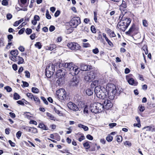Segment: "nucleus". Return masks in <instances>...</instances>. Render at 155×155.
Masks as SVG:
<instances>
[{
    "label": "nucleus",
    "mask_w": 155,
    "mask_h": 155,
    "mask_svg": "<svg viewBox=\"0 0 155 155\" xmlns=\"http://www.w3.org/2000/svg\"><path fill=\"white\" fill-rule=\"evenodd\" d=\"M131 21V19L129 18L123 17L118 22L117 27L120 30L124 32L130 24Z\"/></svg>",
    "instance_id": "f257e3e1"
},
{
    "label": "nucleus",
    "mask_w": 155,
    "mask_h": 155,
    "mask_svg": "<svg viewBox=\"0 0 155 155\" xmlns=\"http://www.w3.org/2000/svg\"><path fill=\"white\" fill-rule=\"evenodd\" d=\"M94 93L97 97L103 99L106 98L107 95L105 88L102 86L96 87L94 88Z\"/></svg>",
    "instance_id": "f03ea898"
},
{
    "label": "nucleus",
    "mask_w": 155,
    "mask_h": 155,
    "mask_svg": "<svg viewBox=\"0 0 155 155\" xmlns=\"http://www.w3.org/2000/svg\"><path fill=\"white\" fill-rule=\"evenodd\" d=\"M103 106L102 103H91L90 105V109L92 112L97 114L103 111Z\"/></svg>",
    "instance_id": "7ed1b4c3"
},
{
    "label": "nucleus",
    "mask_w": 155,
    "mask_h": 155,
    "mask_svg": "<svg viewBox=\"0 0 155 155\" xmlns=\"http://www.w3.org/2000/svg\"><path fill=\"white\" fill-rule=\"evenodd\" d=\"M65 70L63 68L60 69L57 71L56 73V75L59 77V78L57 81V83L59 86L63 84L65 81L64 76L65 75Z\"/></svg>",
    "instance_id": "20e7f679"
},
{
    "label": "nucleus",
    "mask_w": 155,
    "mask_h": 155,
    "mask_svg": "<svg viewBox=\"0 0 155 155\" xmlns=\"http://www.w3.org/2000/svg\"><path fill=\"white\" fill-rule=\"evenodd\" d=\"M81 23L80 18L79 17H74L69 22L70 25L73 28H76Z\"/></svg>",
    "instance_id": "39448f33"
},
{
    "label": "nucleus",
    "mask_w": 155,
    "mask_h": 155,
    "mask_svg": "<svg viewBox=\"0 0 155 155\" xmlns=\"http://www.w3.org/2000/svg\"><path fill=\"white\" fill-rule=\"evenodd\" d=\"M55 71L54 66L52 65L47 68L45 70V75L48 78H50Z\"/></svg>",
    "instance_id": "423d86ee"
},
{
    "label": "nucleus",
    "mask_w": 155,
    "mask_h": 155,
    "mask_svg": "<svg viewBox=\"0 0 155 155\" xmlns=\"http://www.w3.org/2000/svg\"><path fill=\"white\" fill-rule=\"evenodd\" d=\"M67 46L69 48L72 50H79L81 48L80 46L77 43L71 42L68 43Z\"/></svg>",
    "instance_id": "0eeeda50"
},
{
    "label": "nucleus",
    "mask_w": 155,
    "mask_h": 155,
    "mask_svg": "<svg viewBox=\"0 0 155 155\" xmlns=\"http://www.w3.org/2000/svg\"><path fill=\"white\" fill-rule=\"evenodd\" d=\"M102 104L104 106L103 107V110L104 109L107 110H108L113 106V104L110 101L108 100H105Z\"/></svg>",
    "instance_id": "6e6552de"
},
{
    "label": "nucleus",
    "mask_w": 155,
    "mask_h": 155,
    "mask_svg": "<svg viewBox=\"0 0 155 155\" xmlns=\"http://www.w3.org/2000/svg\"><path fill=\"white\" fill-rule=\"evenodd\" d=\"M107 92H117L116 86L113 84H109L107 85L105 88Z\"/></svg>",
    "instance_id": "1a4fd4ad"
},
{
    "label": "nucleus",
    "mask_w": 155,
    "mask_h": 155,
    "mask_svg": "<svg viewBox=\"0 0 155 155\" xmlns=\"http://www.w3.org/2000/svg\"><path fill=\"white\" fill-rule=\"evenodd\" d=\"M80 71V69L78 66H74L71 68H70L69 74H71L73 76L76 75L79 73Z\"/></svg>",
    "instance_id": "9d476101"
},
{
    "label": "nucleus",
    "mask_w": 155,
    "mask_h": 155,
    "mask_svg": "<svg viewBox=\"0 0 155 155\" xmlns=\"http://www.w3.org/2000/svg\"><path fill=\"white\" fill-rule=\"evenodd\" d=\"M126 79L128 83L131 85L136 86L138 84L137 81H135L133 78H130L129 75L126 76Z\"/></svg>",
    "instance_id": "9b49d317"
},
{
    "label": "nucleus",
    "mask_w": 155,
    "mask_h": 155,
    "mask_svg": "<svg viewBox=\"0 0 155 155\" xmlns=\"http://www.w3.org/2000/svg\"><path fill=\"white\" fill-rule=\"evenodd\" d=\"M67 107L70 109L77 111L79 110V108L74 103L71 102H69L67 104Z\"/></svg>",
    "instance_id": "f8f14e48"
},
{
    "label": "nucleus",
    "mask_w": 155,
    "mask_h": 155,
    "mask_svg": "<svg viewBox=\"0 0 155 155\" xmlns=\"http://www.w3.org/2000/svg\"><path fill=\"white\" fill-rule=\"evenodd\" d=\"M95 77V75L93 72H91L90 74H87L84 77V80L86 81H91Z\"/></svg>",
    "instance_id": "ddd939ff"
},
{
    "label": "nucleus",
    "mask_w": 155,
    "mask_h": 155,
    "mask_svg": "<svg viewBox=\"0 0 155 155\" xmlns=\"http://www.w3.org/2000/svg\"><path fill=\"white\" fill-rule=\"evenodd\" d=\"M79 79L77 76L74 77L71 80L70 84L71 85L76 86L79 83Z\"/></svg>",
    "instance_id": "4468645a"
},
{
    "label": "nucleus",
    "mask_w": 155,
    "mask_h": 155,
    "mask_svg": "<svg viewBox=\"0 0 155 155\" xmlns=\"http://www.w3.org/2000/svg\"><path fill=\"white\" fill-rule=\"evenodd\" d=\"M108 97V98L111 100L114 99L116 94H117V92H107Z\"/></svg>",
    "instance_id": "2eb2a0df"
},
{
    "label": "nucleus",
    "mask_w": 155,
    "mask_h": 155,
    "mask_svg": "<svg viewBox=\"0 0 155 155\" xmlns=\"http://www.w3.org/2000/svg\"><path fill=\"white\" fill-rule=\"evenodd\" d=\"M94 89L93 88H89L86 90V93L88 96H91L93 94Z\"/></svg>",
    "instance_id": "dca6fc26"
},
{
    "label": "nucleus",
    "mask_w": 155,
    "mask_h": 155,
    "mask_svg": "<svg viewBox=\"0 0 155 155\" xmlns=\"http://www.w3.org/2000/svg\"><path fill=\"white\" fill-rule=\"evenodd\" d=\"M81 69L82 71H88V69H87V65H85L83 63H81L80 64Z\"/></svg>",
    "instance_id": "f3484780"
},
{
    "label": "nucleus",
    "mask_w": 155,
    "mask_h": 155,
    "mask_svg": "<svg viewBox=\"0 0 155 155\" xmlns=\"http://www.w3.org/2000/svg\"><path fill=\"white\" fill-rule=\"evenodd\" d=\"M16 62L18 61L17 63L18 64H22L24 62V60L22 57H20L19 56H16Z\"/></svg>",
    "instance_id": "a211bd4d"
},
{
    "label": "nucleus",
    "mask_w": 155,
    "mask_h": 155,
    "mask_svg": "<svg viewBox=\"0 0 155 155\" xmlns=\"http://www.w3.org/2000/svg\"><path fill=\"white\" fill-rule=\"evenodd\" d=\"M146 129V131H151V132L155 131V127H153L151 126L145 127L143 128V129Z\"/></svg>",
    "instance_id": "6ab92c4d"
},
{
    "label": "nucleus",
    "mask_w": 155,
    "mask_h": 155,
    "mask_svg": "<svg viewBox=\"0 0 155 155\" xmlns=\"http://www.w3.org/2000/svg\"><path fill=\"white\" fill-rule=\"evenodd\" d=\"M135 28V25L134 24H133L130 28L129 30L126 32V34L127 35H130L134 30Z\"/></svg>",
    "instance_id": "aec40b11"
},
{
    "label": "nucleus",
    "mask_w": 155,
    "mask_h": 155,
    "mask_svg": "<svg viewBox=\"0 0 155 155\" xmlns=\"http://www.w3.org/2000/svg\"><path fill=\"white\" fill-rule=\"evenodd\" d=\"M66 94L65 91H63V94H61L59 95L58 97L61 100H65L66 99Z\"/></svg>",
    "instance_id": "412c9836"
},
{
    "label": "nucleus",
    "mask_w": 155,
    "mask_h": 155,
    "mask_svg": "<svg viewBox=\"0 0 155 155\" xmlns=\"http://www.w3.org/2000/svg\"><path fill=\"white\" fill-rule=\"evenodd\" d=\"M78 127L80 128H82L85 131H87L89 129L88 128L87 126L83 125L81 124H78Z\"/></svg>",
    "instance_id": "4be33fe9"
},
{
    "label": "nucleus",
    "mask_w": 155,
    "mask_h": 155,
    "mask_svg": "<svg viewBox=\"0 0 155 155\" xmlns=\"http://www.w3.org/2000/svg\"><path fill=\"white\" fill-rule=\"evenodd\" d=\"M56 45L54 44H52L50 46H47L46 47V49L48 50L51 51L56 48Z\"/></svg>",
    "instance_id": "5701e85b"
},
{
    "label": "nucleus",
    "mask_w": 155,
    "mask_h": 155,
    "mask_svg": "<svg viewBox=\"0 0 155 155\" xmlns=\"http://www.w3.org/2000/svg\"><path fill=\"white\" fill-rule=\"evenodd\" d=\"M10 53L14 56H17L18 54V51L17 50H13L10 51Z\"/></svg>",
    "instance_id": "b1692460"
},
{
    "label": "nucleus",
    "mask_w": 155,
    "mask_h": 155,
    "mask_svg": "<svg viewBox=\"0 0 155 155\" xmlns=\"http://www.w3.org/2000/svg\"><path fill=\"white\" fill-rule=\"evenodd\" d=\"M38 127L45 130H47L48 129V127L43 124L40 123L39 124Z\"/></svg>",
    "instance_id": "393cba45"
},
{
    "label": "nucleus",
    "mask_w": 155,
    "mask_h": 155,
    "mask_svg": "<svg viewBox=\"0 0 155 155\" xmlns=\"http://www.w3.org/2000/svg\"><path fill=\"white\" fill-rule=\"evenodd\" d=\"M127 7V4L126 2L124 1H122V4L120 5V9L125 8Z\"/></svg>",
    "instance_id": "a878e982"
},
{
    "label": "nucleus",
    "mask_w": 155,
    "mask_h": 155,
    "mask_svg": "<svg viewBox=\"0 0 155 155\" xmlns=\"http://www.w3.org/2000/svg\"><path fill=\"white\" fill-rule=\"evenodd\" d=\"M88 108L87 105H85L84 106V109L83 110V113L84 114L87 115L88 113Z\"/></svg>",
    "instance_id": "bb28decb"
},
{
    "label": "nucleus",
    "mask_w": 155,
    "mask_h": 155,
    "mask_svg": "<svg viewBox=\"0 0 155 155\" xmlns=\"http://www.w3.org/2000/svg\"><path fill=\"white\" fill-rule=\"evenodd\" d=\"M68 63H60L59 64L58 63V64H59V67H63L64 68H67V67H68Z\"/></svg>",
    "instance_id": "cd10ccee"
},
{
    "label": "nucleus",
    "mask_w": 155,
    "mask_h": 155,
    "mask_svg": "<svg viewBox=\"0 0 155 155\" xmlns=\"http://www.w3.org/2000/svg\"><path fill=\"white\" fill-rule=\"evenodd\" d=\"M83 145L84 147L86 150H88L90 148V146L88 142H87L84 143Z\"/></svg>",
    "instance_id": "c85d7f7f"
},
{
    "label": "nucleus",
    "mask_w": 155,
    "mask_h": 155,
    "mask_svg": "<svg viewBox=\"0 0 155 155\" xmlns=\"http://www.w3.org/2000/svg\"><path fill=\"white\" fill-rule=\"evenodd\" d=\"M35 47L38 48L39 49H40L42 46L41 43L40 42H37L35 45Z\"/></svg>",
    "instance_id": "c756f323"
},
{
    "label": "nucleus",
    "mask_w": 155,
    "mask_h": 155,
    "mask_svg": "<svg viewBox=\"0 0 155 155\" xmlns=\"http://www.w3.org/2000/svg\"><path fill=\"white\" fill-rule=\"evenodd\" d=\"M32 92L34 93L37 94L39 92L38 89L35 87H32L31 88Z\"/></svg>",
    "instance_id": "7c9ffc66"
},
{
    "label": "nucleus",
    "mask_w": 155,
    "mask_h": 155,
    "mask_svg": "<svg viewBox=\"0 0 155 155\" xmlns=\"http://www.w3.org/2000/svg\"><path fill=\"white\" fill-rule=\"evenodd\" d=\"M20 97L19 95L17 93H15L14 94L13 98L15 100H17L20 99Z\"/></svg>",
    "instance_id": "2f4dec72"
},
{
    "label": "nucleus",
    "mask_w": 155,
    "mask_h": 155,
    "mask_svg": "<svg viewBox=\"0 0 155 155\" xmlns=\"http://www.w3.org/2000/svg\"><path fill=\"white\" fill-rule=\"evenodd\" d=\"M113 139V137L110 135H108L106 137V140L108 142L111 141Z\"/></svg>",
    "instance_id": "473e14b6"
},
{
    "label": "nucleus",
    "mask_w": 155,
    "mask_h": 155,
    "mask_svg": "<svg viewBox=\"0 0 155 155\" xmlns=\"http://www.w3.org/2000/svg\"><path fill=\"white\" fill-rule=\"evenodd\" d=\"M33 99L34 101L36 102V103L37 104H40V100L38 97H36V96H35L34 97Z\"/></svg>",
    "instance_id": "72a5a7b5"
},
{
    "label": "nucleus",
    "mask_w": 155,
    "mask_h": 155,
    "mask_svg": "<svg viewBox=\"0 0 155 155\" xmlns=\"http://www.w3.org/2000/svg\"><path fill=\"white\" fill-rule=\"evenodd\" d=\"M46 114L49 117L50 119L51 120H54L55 118L51 114L49 113H47Z\"/></svg>",
    "instance_id": "f704fd0d"
},
{
    "label": "nucleus",
    "mask_w": 155,
    "mask_h": 155,
    "mask_svg": "<svg viewBox=\"0 0 155 155\" xmlns=\"http://www.w3.org/2000/svg\"><path fill=\"white\" fill-rule=\"evenodd\" d=\"M78 134L81 135V137L78 139V140L80 142H81L83 140L85 139V137L83 134L78 133Z\"/></svg>",
    "instance_id": "c9c22d12"
},
{
    "label": "nucleus",
    "mask_w": 155,
    "mask_h": 155,
    "mask_svg": "<svg viewBox=\"0 0 155 155\" xmlns=\"http://www.w3.org/2000/svg\"><path fill=\"white\" fill-rule=\"evenodd\" d=\"M23 129L26 131L31 132L32 130V127L28 126H26L23 128Z\"/></svg>",
    "instance_id": "e433bc0d"
},
{
    "label": "nucleus",
    "mask_w": 155,
    "mask_h": 155,
    "mask_svg": "<svg viewBox=\"0 0 155 155\" xmlns=\"http://www.w3.org/2000/svg\"><path fill=\"white\" fill-rule=\"evenodd\" d=\"M26 95L28 97L30 98L31 100L33 99L34 97L32 93H27L26 94Z\"/></svg>",
    "instance_id": "4c0bfd02"
},
{
    "label": "nucleus",
    "mask_w": 155,
    "mask_h": 155,
    "mask_svg": "<svg viewBox=\"0 0 155 155\" xmlns=\"http://www.w3.org/2000/svg\"><path fill=\"white\" fill-rule=\"evenodd\" d=\"M73 66H72V64L71 63H68V67L67 68L69 71L70 70V68H71Z\"/></svg>",
    "instance_id": "58836bf2"
},
{
    "label": "nucleus",
    "mask_w": 155,
    "mask_h": 155,
    "mask_svg": "<svg viewBox=\"0 0 155 155\" xmlns=\"http://www.w3.org/2000/svg\"><path fill=\"white\" fill-rule=\"evenodd\" d=\"M46 17L48 19H51V16L49 14V12L48 10H47L46 12Z\"/></svg>",
    "instance_id": "ea45409f"
},
{
    "label": "nucleus",
    "mask_w": 155,
    "mask_h": 155,
    "mask_svg": "<svg viewBox=\"0 0 155 155\" xmlns=\"http://www.w3.org/2000/svg\"><path fill=\"white\" fill-rule=\"evenodd\" d=\"M22 132L19 130L18 131L16 134V136L18 139H19L21 135Z\"/></svg>",
    "instance_id": "a19ab883"
},
{
    "label": "nucleus",
    "mask_w": 155,
    "mask_h": 155,
    "mask_svg": "<svg viewBox=\"0 0 155 155\" xmlns=\"http://www.w3.org/2000/svg\"><path fill=\"white\" fill-rule=\"evenodd\" d=\"M4 89H5L8 92H10L12 91V88L9 86H6L4 87Z\"/></svg>",
    "instance_id": "79ce46f5"
},
{
    "label": "nucleus",
    "mask_w": 155,
    "mask_h": 155,
    "mask_svg": "<svg viewBox=\"0 0 155 155\" xmlns=\"http://www.w3.org/2000/svg\"><path fill=\"white\" fill-rule=\"evenodd\" d=\"M32 30L30 28H27L25 30V32L27 35H29L32 32Z\"/></svg>",
    "instance_id": "37998d69"
},
{
    "label": "nucleus",
    "mask_w": 155,
    "mask_h": 155,
    "mask_svg": "<svg viewBox=\"0 0 155 155\" xmlns=\"http://www.w3.org/2000/svg\"><path fill=\"white\" fill-rule=\"evenodd\" d=\"M117 140L118 142H121L122 140V137L120 135L117 136Z\"/></svg>",
    "instance_id": "c03bdc74"
},
{
    "label": "nucleus",
    "mask_w": 155,
    "mask_h": 155,
    "mask_svg": "<svg viewBox=\"0 0 155 155\" xmlns=\"http://www.w3.org/2000/svg\"><path fill=\"white\" fill-rule=\"evenodd\" d=\"M91 30L93 33H95L96 32V30L94 25H92L91 27Z\"/></svg>",
    "instance_id": "a18cd8bd"
},
{
    "label": "nucleus",
    "mask_w": 155,
    "mask_h": 155,
    "mask_svg": "<svg viewBox=\"0 0 155 155\" xmlns=\"http://www.w3.org/2000/svg\"><path fill=\"white\" fill-rule=\"evenodd\" d=\"M41 98L45 104L47 105L48 104V102L45 97L41 96Z\"/></svg>",
    "instance_id": "49530a36"
},
{
    "label": "nucleus",
    "mask_w": 155,
    "mask_h": 155,
    "mask_svg": "<svg viewBox=\"0 0 155 155\" xmlns=\"http://www.w3.org/2000/svg\"><path fill=\"white\" fill-rule=\"evenodd\" d=\"M2 4L3 5L7 6L8 5V2L6 0H3Z\"/></svg>",
    "instance_id": "de8ad7c7"
},
{
    "label": "nucleus",
    "mask_w": 155,
    "mask_h": 155,
    "mask_svg": "<svg viewBox=\"0 0 155 155\" xmlns=\"http://www.w3.org/2000/svg\"><path fill=\"white\" fill-rule=\"evenodd\" d=\"M82 45L83 47L84 48L89 47L91 46L90 44L88 43H83Z\"/></svg>",
    "instance_id": "09e8293b"
},
{
    "label": "nucleus",
    "mask_w": 155,
    "mask_h": 155,
    "mask_svg": "<svg viewBox=\"0 0 155 155\" xmlns=\"http://www.w3.org/2000/svg\"><path fill=\"white\" fill-rule=\"evenodd\" d=\"M7 38L8 39V42H9L11 41V40L13 38V36L12 35H9L7 36Z\"/></svg>",
    "instance_id": "8fccbe9b"
},
{
    "label": "nucleus",
    "mask_w": 155,
    "mask_h": 155,
    "mask_svg": "<svg viewBox=\"0 0 155 155\" xmlns=\"http://www.w3.org/2000/svg\"><path fill=\"white\" fill-rule=\"evenodd\" d=\"M143 25L144 27H147L148 25V24L147 21L146 20H143Z\"/></svg>",
    "instance_id": "3c124183"
},
{
    "label": "nucleus",
    "mask_w": 155,
    "mask_h": 155,
    "mask_svg": "<svg viewBox=\"0 0 155 155\" xmlns=\"http://www.w3.org/2000/svg\"><path fill=\"white\" fill-rule=\"evenodd\" d=\"M31 132L34 134L38 132L37 129L36 128L32 127V130Z\"/></svg>",
    "instance_id": "603ef678"
},
{
    "label": "nucleus",
    "mask_w": 155,
    "mask_h": 155,
    "mask_svg": "<svg viewBox=\"0 0 155 155\" xmlns=\"http://www.w3.org/2000/svg\"><path fill=\"white\" fill-rule=\"evenodd\" d=\"M92 52L94 54H96L99 52V50L97 48H96L92 50Z\"/></svg>",
    "instance_id": "864d4df0"
},
{
    "label": "nucleus",
    "mask_w": 155,
    "mask_h": 155,
    "mask_svg": "<svg viewBox=\"0 0 155 155\" xmlns=\"http://www.w3.org/2000/svg\"><path fill=\"white\" fill-rule=\"evenodd\" d=\"M99 81L98 80H95L93 81L91 84V85H93L94 86H96L98 84Z\"/></svg>",
    "instance_id": "5fc2aeb1"
},
{
    "label": "nucleus",
    "mask_w": 155,
    "mask_h": 155,
    "mask_svg": "<svg viewBox=\"0 0 155 155\" xmlns=\"http://www.w3.org/2000/svg\"><path fill=\"white\" fill-rule=\"evenodd\" d=\"M12 15L10 13L7 14L6 15V18L8 20H10L12 18Z\"/></svg>",
    "instance_id": "6e6d98bb"
},
{
    "label": "nucleus",
    "mask_w": 155,
    "mask_h": 155,
    "mask_svg": "<svg viewBox=\"0 0 155 155\" xmlns=\"http://www.w3.org/2000/svg\"><path fill=\"white\" fill-rule=\"evenodd\" d=\"M55 29V27L53 25L50 26L49 28V31L51 32H52V31H53Z\"/></svg>",
    "instance_id": "4d7b16f0"
},
{
    "label": "nucleus",
    "mask_w": 155,
    "mask_h": 155,
    "mask_svg": "<svg viewBox=\"0 0 155 155\" xmlns=\"http://www.w3.org/2000/svg\"><path fill=\"white\" fill-rule=\"evenodd\" d=\"M25 76L27 78H29L30 77V74L29 72L28 71H25Z\"/></svg>",
    "instance_id": "13d9d810"
},
{
    "label": "nucleus",
    "mask_w": 155,
    "mask_h": 155,
    "mask_svg": "<svg viewBox=\"0 0 155 155\" xmlns=\"http://www.w3.org/2000/svg\"><path fill=\"white\" fill-rule=\"evenodd\" d=\"M60 13V11L59 10H57L55 12L54 15L55 17H58Z\"/></svg>",
    "instance_id": "bf43d9fd"
},
{
    "label": "nucleus",
    "mask_w": 155,
    "mask_h": 155,
    "mask_svg": "<svg viewBox=\"0 0 155 155\" xmlns=\"http://www.w3.org/2000/svg\"><path fill=\"white\" fill-rule=\"evenodd\" d=\"M106 41L107 42L108 44L110 46H111L113 45L112 43L110 41L108 38H106Z\"/></svg>",
    "instance_id": "052dcab7"
},
{
    "label": "nucleus",
    "mask_w": 155,
    "mask_h": 155,
    "mask_svg": "<svg viewBox=\"0 0 155 155\" xmlns=\"http://www.w3.org/2000/svg\"><path fill=\"white\" fill-rule=\"evenodd\" d=\"M23 83V85L24 87H28L29 86L28 83L26 81H22Z\"/></svg>",
    "instance_id": "680f3d73"
},
{
    "label": "nucleus",
    "mask_w": 155,
    "mask_h": 155,
    "mask_svg": "<svg viewBox=\"0 0 155 155\" xmlns=\"http://www.w3.org/2000/svg\"><path fill=\"white\" fill-rule=\"evenodd\" d=\"M25 30V29L24 28H21L18 31V34L19 35H21L24 32Z\"/></svg>",
    "instance_id": "e2e57ef3"
},
{
    "label": "nucleus",
    "mask_w": 155,
    "mask_h": 155,
    "mask_svg": "<svg viewBox=\"0 0 155 155\" xmlns=\"http://www.w3.org/2000/svg\"><path fill=\"white\" fill-rule=\"evenodd\" d=\"M34 20L37 21L39 20L40 18L39 16L36 15L34 16Z\"/></svg>",
    "instance_id": "0e129e2a"
},
{
    "label": "nucleus",
    "mask_w": 155,
    "mask_h": 155,
    "mask_svg": "<svg viewBox=\"0 0 155 155\" xmlns=\"http://www.w3.org/2000/svg\"><path fill=\"white\" fill-rule=\"evenodd\" d=\"M117 124L116 123H112L110 124L109 125L110 128H112L116 126Z\"/></svg>",
    "instance_id": "69168bd1"
},
{
    "label": "nucleus",
    "mask_w": 155,
    "mask_h": 155,
    "mask_svg": "<svg viewBox=\"0 0 155 155\" xmlns=\"http://www.w3.org/2000/svg\"><path fill=\"white\" fill-rule=\"evenodd\" d=\"M86 137L87 139L90 140H92L93 139V137L90 134L87 135Z\"/></svg>",
    "instance_id": "338daca9"
},
{
    "label": "nucleus",
    "mask_w": 155,
    "mask_h": 155,
    "mask_svg": "<svg viewBox=\"0 0 155 155\" xmlns=\"http://www.w3.org/2000/svg\"><path fill=\"white\" fill-rule=\"evenodd\" d=\"M30 124H34L35 125H37V122L33 120H31L30 121Z\"/></svg>",
    "instance_id": "774afa93"
}]
</instances>
